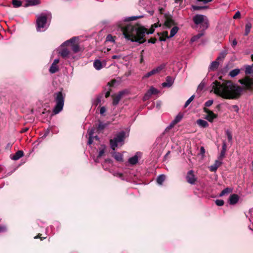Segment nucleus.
Masks as SVG:
<instances>
[{
	"mask_svg": "<svg viewBox=\"0 0 253 253\" xmlns=\"http://www.w3.org/2000/svg\"><path fill=\"white\" fill-rule=\"evenodd\" d=\"M240 12L239 11H237L233 16V18L234 19H237L238 18H239L240 17Z\"/></svg>",
	"mask_w": 253,
	"mask_h": 253,
	"instance_id": "54",
	"label": "nucleus"
},
{
	"mask_svg": "<svg viewBox=\"0 0 253 253\" xmlns=\"http://www.w3.org/2000/svg\"><path fill=\"white\" fill-rule=\"evenodd\" d=\"M125 135L126 132L124 131H122L117 133L113 139L110 140V147L113 150L118 146L119 143H122L121 145L123 144Z\"/></svg>",
	"mask_w": 253,
	"mask_h": 253,
	"instance_id": "4",
	"label": "nucleus"
},
{
	"mask_svg": "<svg viewBox=\"0 0 253 253\" xmlns=\"http://www.w3.org/2000/svg\"><path fill=\"white\" fill-rule=\"evenodd\" d=\"M241 83L244 85L246 89H251L253 87V81L251 79H248L245 81H241Z\"/></svg>",
	"mask_w": 253,
	"mask_h": 253,
	"instance_id": "12",
	"label": "nucleus"
},
{
	"mask_svg": "<svg viewBox=\"0 0 253 253\" xmlns=\"http://www.w3.org/2000/svg\"><path fill=\"white\" fill-rule=\"evenodd\" d=\"M106 42H115L114 37L111 35H109L106 37Z\"/></svg>",
	"mask_w": 253,
	"mask_h": 253,
	"instance_id": "46",
	"label": "nucleus"
},
{
	"mask_svg": "<svg viewBox=\"0 0 253 253\" xmlns=\"http://www.w3.org/2000/svg\"><path fill=\"white\" fill-rule=\"evenodd\" d=\"M174 125H175V124L173 123V122L172 121L171 122V123L169 124V126H168L165 130V131L160 135V136L159 137H158L157 139V141H159L160 139H162V138L163 137V136H164V133L166 132H167L169 130H170V129H171L174 126Z\"/></svg>",
	"mask_w": 253,
	"mask_h": 253,
	"instance_id": "19",
	"label": "nucleus"
},
{
	"mask_svg": "<svg viewBox=\"0 0 253 253\" xmlns=\"http://www.w3.org/2000/svg\"><path fill=\"white\" fill-rule=\"evenodd\" d=\"M114 175L116 176H119L120 177H121L123 176V174L120 172H115L114 173Z\"/></svg>",
	"mask_w": 253,
	"mask_h": 253,
	"instance_id": "60",
	"label": "nucleus"
},
{
	"mask_svg": "<svg viewBox=\"0 0 253 253\" xmlns=\"http://www.w3.org/2000/svg\"><path fill=\"white\" fill-rule=\"evenodd\" d=\"M121 29L126 39L132 42H137L139 43L145 42L144 37L146 34H151L154 32L153 28L147 32V29L142 27L129 24L121 26Z\"/></svg>",
	"mask_w": 253,
	"mask_h": 253,
	"instance_id": "2",
	"label": "nucleus"
},
{
	"mask_svg": "<svg viewBox=\"0 0 253 253\" xmlns=\"http://www.w3.org/2000/svg\"><path fill=\"white\" fill-rule=\"evenodd\" d=\"M239 197L237 194H233L230 195L229 199L230 205H235L238 203Z\"/></svg>",
	"mask_w": 253,
	"mask_h": 253,
	"instance_id": "14",
	"label": "nucleus"
},
{
	"mask_svg": "<svg viewBox=\"0 0 253 253\" xmlns=\"http://www.w3.org/2000/svg\"><path fill=\"white\" fill-rule=\"evenodd\" d=\"M232 192V189L227 187L223 189L220 194H219V196L222 197L225 195H227Z\"/></svg>",
	"mask_w": 253,
	"mask_h": 253,
	"instance_id": "25",
	"label": "nucleus"
},
{
	"mask_svg": "<svg viewBox=\"0 0 253 253\" xmlns=\"http://www.w3.org/2000/svg\"><path fill=\"white\" fill-rule=\"evenodd\" d=\"M213 103V100H208L205 104V106L206 107H210L211 106Z\"/></svg>",
	"mask_w": 253,
	"mask_h": 253,
	"instance_id": "50",
	"label": "nucleus"
},
{
	"mask_svg": "<svg viewBox=\"0 0 253 253\" xmlns=\"http://www.w3.org/2000/svg\"><path fill=\"white\" fill-rule=\"evenodd\" d=\"M245 73L246 74H250L253 73V68L250 65L246 66L245 69Z\"/></svg>",
	"mask_w": 253,
	"mask_h": 253,
	"instance_id": "38",
	"label": "nucleus"
},
{
	"mask_svg": "<svg viewBox=\"0 0 253 253\" xmlns=\"http://www.w3.org/2000/svg\"><path fill=\"white\" fill-rule=\"evenodd\" d=\"M225 134L227 137L228 141L230 143H232L233 138H232V134L231 131H230L229 130L227 129L225 131Z\"/></svg>",
	"mask_w": 253,
	"mask_h": 253,
	"instance_id": "33",
	"label": "nucleus"
},
{
	"mask_svg": "<svg viewBox=\"0 0 253 253\" xmlns=\"http://www.w3.org/2000/svg\"><path fill=\"white\" fill-rule=\"evenodd\" d=\"M93 66L97 70H99L102 68L101 62L99 60H95L93 63Z\"/></svg>",
	"mask_w": 253,
	"mask_h": 253,
	"instance_id": "23",
	"label": "nucleus"
},
{
	"mask_svg": "<svg viewBox=\"0 0 253 253\" xmlns=\"http://www.w3.org/2000/svg\"><path fill=\"white\" fill-rule=\"evenodd\" d=\"M166 67L165 64H162L160 66H158L156 68H154V70L156 74L160 73Z\"/></svg>",
	"mask_w": 253,
	"mask_h": 253,
	"instance_id": "28",
	"label": "nucleus"
},
{
	"mask_svg": "<svg viewBox=\"0 0 253 253\" xmlns=\"http://www.w3.org/2000/svg\"><path fill=\"white\" fill-rule=\"evenodd\" d=\"M151 96V94L150 93V92L148 90V91L145 94L144 96H143V100L144 101L148 100V99H149L150 98Z\"/></svg>",
	"mask_w": 253,
	"mask_h": 253,
	"instance_id": "45",
	"label": "nucleus"
},
{
	"mask_svg": "<svg viewBox=\"0 0 253 253\" xmlns=\"http://www.w3.org/2000/svg\"><path fill=\"white\" fill-rule=\"evenodd\" d=\"M183 115L181 113H179L174 118V119L172 121L174 124L175 125L179 123L182 119Z\"/></svg>",
	"mask_w": 253,
	"mask_h": 253,
	"instance_id": "30",
	"label": "nucleus"
},
{
	"mask_svg": "<svg viewBox=\"0 0 253 253\" xmlns=\"http://www.w3.org/2000/svg\"><path fill=\"white\" fill-rule=\"evenodd\" d=\"M237 44V42L236 39H234L232 45L233 46H235Z\"/></svg>",
	"mask_w": 253,
	"mask_h": 253,
	"instance_id": "64",
	"label": "nucleus"
},
{
	"mask_svg": "<svg viewBox=\"0 0 253 253\" xmlns=\"http://www.w3.org/2000/svg\"><path fill=\"white\" fill-rule=\"evenodd\" d=\"M155 74H156V73H155V71H154V70L153 69L152 71H151L148 72L147 74H146L143 76V79L148 78L150 77V76H152L153 75H155Z\"/></svg>",
	"mask_w": 253,
	"mask_h": 253,
	"instance_id": "40",
	"label": "nucleus"
},
{
	"mask_svg": "<svg viewBox=\"0 0 253 253\" xmlns=\"http://www.w3.org/2000/svg\"><path fill=\"white\" fill-rule=\"evenodd\" d=\"M106 112V109L104 107H101L100 109V113L101 115H103L104 113Z\"/></svg>",
	"mask_w": 253,
	"mask_h": 253,
	"instance_id": "53",
	"label": "nucleus"
},
{
	"mask_svg": "<svg viewBox=\"0 0 253 253\" xmlns=\"http://www.w3.org/2000/svg\"><path fill=\"white\" fill-rule=\"evenodd\" d=\"M12 4L14 7H19L21 5L22 2L18 0H12Z\"/></svg>",
	"mask_w": 253,
	"mask_h": 253,
	"instance_id": "36",
	"label": "nucleus"
},
{
	"mask_svg": "<svg viewBox=\"0 0 253 253\" xmlns=\"http://www.w3.org/2000/svg\"><path fill=\"white\" fill-rule=\"evenodd\" d=\"M165 178H166V177H165V175H164V174L160 175L157 179V183L160 185H162V183H163V182L165 181Z\"/></svg>",
	"mask_w": 253,
	"mask_h": 253,
	"instance_id": "32",
	"label": "nucleus"
},
{
	"mask_svg": "<svg viewBox=\"0 0 253 253\" xmlns=\"http://www.w3.org/2000/svg\"><path fill=\"white\" fill-rule=\"evenodd\" d=\"M140 154V152H137L134 156L128 159V162L132 165L136 164L138 161V155Z\"/></svg>",
	"mask_w": 253,
	"mask_h": 253,
	"instance_id": "15",
	"label": "nucleus"
},
{
	"mask_svg": "<svg viewBox=\"0 0 253 253\" xmlns=\"http://www.w3.org/2000/svg\"><path fill=\"white\" fill-rule=\"evenodd\" d=\"M94 129H91L90 130H89L88 131V134L89 135V137L91 136L93 137V134L94 133Z\"/></svg>",
	"mask_w": 253,
	"mask_h": 253,
	"instance_id": "52",
	"label": "nucleus"
},
{
	"mask_svg": "<svg viewBox=\"0 0 253 253\" xmlns=\"http://www.w3.org/2000/svg\"><path fill=\"white\" fill-rule=\"evenodd\" d=\"M24 155L23 152L21 150L17 151L15 154L12 157V159L14 160H17L23 157Z\"/></svg>",
	"mask_w": 253,
	"mask_h": 253,
	"instance_id": "21",
	"label": "nucleus"
},
{
	"mask_svg": "<svg viewBox=\"0 0 253 253\" xmlns=\"http://www.w3.org/2000/svg\"><path fill=\"white\" fill-rule=\"evenodd\" d=\"M114 158L119 162H123V155L118 152H115L113 155Z\"/></svg>",
	"mask_w": 253,
	"mask_h": 253,
	"instance_id": "24",
	"label": "nucleus"
},
{
	"mask_svg": "<svg viewBox=\"0 0 253 253\" xmlns=\"http://www.w3.org/2000/svg\"><path fill=\"white\" fill-rule=\"evenodd\" d=\"M186 179L187 182L192 185L195 184L197 180V177L194 174L193 170H190L188 171L186 176Z\"/></svg>",
	"mask_w": 253,
	"mask_h": 253,
	"instance_id": "8",
	"label": "nucleus"
},
{
	"mask_svg": "<svg viewBox=\"0 0 253 253\" xmlns=\"http://www.w3.org/2000/svg\"><path fill=\"white\" fill-rule=\"evenodd\" d=\"M203 35V33H199V34H198L197 35L193 36L191 39V42H196L198 39H200Z\"/></svg>",
	"mask_w": 253,
	"mask_h": 253,
	"instance_id": "37",
	"label": "nucleus"
},
{
	"mask_svg": "<svg viewBox=\"0 0 253 253\" xmlns=\"http://www.w3.org/2000/svg\"><path fill=\"white\" fill-rule=\"evenodd\" d=\"M251 28H252V24H251V23L249 22V23L246 24V27H245V34H244L245 36H246L248 35V34L250 32Z\"/></svg>",
	"mask_w": 253,
	"mask_h": 253,
	"instance_id": "29",
	"label": "nucleus"
},
{
	"mask_svg": "<svg viewBox=\"0 0 253 253\" xmlns=\"http://www.w3.org/2000/svg\"><path fill=\"white\" fill-rule=\"evenodd\" d=\"M194 97L195 96L194 95H192L185 102V104H184V108H186L188 105L189 104L191 103V102L192 101H193V100L194 99Z\"/></svg>",
	"mask_w": 253,
	"mask_h": 253,
	"instance_id": "43",
	"label": "nucleus"
},
{
	"mask_svg": "<svg viewBox=\"0 0 253 253\" xmlns=\"http://www.w3.org/2000/svg\"><path fill=\"white\" fill-rule=\"evenodd\" d=\"M232 108L237 112H238L239 110L238 106L236 105H233Z\"/></svg>",
	"mask_w": 253,
	"mask_h": 253,
	"instance_id": "58",
	"label": "nucleus"
},
{
	"mask_svg": "<svg viewBox=\"0 0 253 253\" xmlns=\"http://www.w3.org/2000/svg\"><path fill=\"white\" fill-rule=\"evenodd\" d=\"M215 204L218 206H222L224 205V202L222 200L217 199L215 201Z\"/></svg>",
	"mask_w": 253,
	"mask_h": 253,
	"instance_id": "47",
	"label": "nucleus"
},
{
	"mask_svg": "<svg viewBox=\"0 0 253 253\" xmlns=\"http://www.w3.org/2000/svg\"><path fill=\"white\" fill-rule=\"evenodd\" d=\"M150 93L152 95L153 94H156L158 93V90L155 88V87L152 86L150 87V88L148 90Z\"/></svg>",
	"mask_w": 253,
	"mask_h": 253,
	"instance_id": "39",
	"label": "nucleus"
},
{
	"mask_svg": "<svg viewBox=\"0 0 253 253\" xmlns=\"http://www.w3.org/2000/svg\"><path fill=\"white\" fill-rule=\"evenodd\" d=\"M200 155H201L202 156H204V154L205 153V150L204 147L202 146L200 147Z\"/></svg>",
	"mask_w": 253,
	"mask_h": 253,
	"instance_id": "51",
	"label": "nucleus"
},
{
	"mask_svg": "<svg viewBox=\"0 0 253 253\" xmlns=\"http://www.w3.org/2000/svg\"><path fill=\"white\" fill-rule=\"evenodd\" d=\"M174 125H175V124L173 123V122L172 121L171 122V123L169 124V126H168L165 130V131L160 135V136L159 137H158L157 139V141H159L160 139H162V138L163 137V136H164V133L166 132H167L169 130H170V129H171L174 126Z\"/></svg>",
	"mask_w": 253,
	"mask_h": 253,
	"instance_id": "20",
	"label": "nucleus"
},
{
	"mask_svg": "<svg viewBox=\"0 0 253 253\" xmlns=\"http://www.w3.org/2000/svg\"><path fill=\"white\" fill-rule=\"evenodd\" d=\"M178 28L176 26L173 27L170 30L169 38L173 37L177 32Z\"/></svg>",
	"mask_w": 253,
	"mask_h": 253,
	"instance_id": "31",
	"label": "nucleus"
},
{
	"mask_svg": "<svg viewBox=\"0 0 253 253\" xmlns=\"http://www.w3.org/2000/svg\"><path fill=\"white\" fill-rule=\"evenodd\" d=\"M174 79L171 76H167L166 79V82L162 83V85L164 87H169L173 84Z\"/></svg>",
	"mask_w": 253,
	"mask_h": 253,
	"instance_id": "10",
	"label": "nucleus"
},
{
	"mask_svg": "<svg viewBox=\"0 0 253 253\" xmlns=\"http://www.w3.org/2000/svg\"><path fill=\"white\" fill-rule=\"evenodd\" d=\"M47 23V16L43 14L37 17L36 23H37V30L38 32H41L44 31L42 30V28H46V25Z\"/></svg>",
	"mask_w": 253,
	"mask_h": 253,
	"instance_id": "6",
	"label": "nucleus"
},
{
	"mask_svg": "<svg viewBox=\"0 0 253 253\" xmlns=\"http://www.w3.org/2000/svg\"><path fill=\"white\" fill-rule=\"evenodd\" d=\"M197 124L200 126L205 128L209 126L208 122L202 119H199L197 121Z\"/></svg>",
	"mask_w": 253,
	"mask_h": 253,
	"instance_id": "22",
	"label": "nucleus"
},
{
	"mask_svg": "<svg viewBox=\"0 0 253 253\" xmlns=\"http://www.w3.org/2000/svg\"><path fill=\"white\" fill-rule=\"evenodd\" d=\"M204 110L207 114L205 118L210 122H212L213 120L217 118V115L213 113L212 111L206 108H204Z\"/></svg>",
	"mask_w": 253,
	"mask_h": 253,
	"instance_id": "9",
	"label": "nucleus"
},
{
	"mask_svg": "<svg viewBox=\"0 0 253 253\" xmlns=\"http://www.w3.org/2000/svg\"><path fill=\"white\" fill-rule=\"evenodd\" d=\"M222 164V161L218 159V160H216L214 164L212 165H211L210 167H209V169H210V170L212 171V172H215L218 168H219Z\"/></svg>",
	"mask_w": 253,
	"mask_h": 253,
	"instance_id": "11",
	"label": "nucleus"
},
{
	"mask_svg": "<svg viewBox=\"0 0 253 253\" xmlns=\"http://www.w3.org/2000/svg\"><path fill=\"white\" fill-rule=\"evenodd\" d=\"M227 53L226 51H223L220 53L219 56L217 58L216 60H223L226 56Z\"/></svg>",
	"mask_w": 253,
	"mask_h": 253,
	"instance_id": "42",
	"label": "nucleus"
},
{
	"mask_svg": "<svg viewBox=\"0 0 253 253\" xmlns=\"http://www.w3.org/2000/svg\"><path fill=\"white\" fill-rule=\"evenodd\" d=\"M124 93V92L123 91H120L119 93L113 98L112 104L114 106H116L118 104Z\"/></svg>",
	"mask_w": 253,
	"mask_h": 253,
	"instance_id": "13",
	"label": "nucleus"
},
{
	"mask_svg": "<svg viewBox=\"0 0 253 253\" xmlns=\"http://www.w3.org/2000/svg\"><path fill=\"white\" fill-rule=\"evenodd\" d=\"M106 126V125L105 124H103L101 122H100L99 125H98V128L100 130H102L103 129H104Z\"/></svg>",
	"mask_w": 253,
	"mask_h": 253,
	"instance_id": "49",
	"label": "nucleus"
},
{
	"mask_svg": "<svg viewBox=\"0 0 253 253\" xmlns=\"http://www.w3.org/2000/svg\"><path fill=\"white\" fill-rule=\"evenodd\" d=\"M240 73V70L238 69H235L232 70L229 73V75L231 77H235L237 76Z\"/></svg>",
	"mask_w": 253,
	"mask_h": 253,
	"instance_id": "34",
	"label": "nucleus"
},
{
	"mask_svg": "<svg viewBox=\"0 0 253 253\" xmlns=\"http://www.w3.org/2000/svg\"><path fill=\"white\" fill-rule=\"evenodd\" d=\"M111 162H112V161H111L110 159H106V160H105L104 163L102 164V167H103V168H104V169H106V168H105V167H104V164H105V163H111Z\"/></svg>",
	"mask_w": 253,
	"mask_h": 253,
	"instance_id": "56",
	"label": "nucleus"
},
{
	"mask_svg": "<svg viewBox=\"0 0 253 253\" xmlns=\"http://www.w3.org/2000/svg\"><path fill=\"white\" fill-rule=\"evenodd\" d=\"M207 8L206 6H197V5H192V8L193 10H199L203 9H205Z\"/></svg>",
	"mask_w": 253,
	"mask_h": 253,
	"instance_id": "41",
	"label": "nucleus"
},
{
	"mask_svg": "<svg viewBox=\"0 0 253 253\" xmlns=\"http://www.w3.org/2000/svg\"><path fill=\"white\" fill-rule=\"evenodd\" d=\"M54 100L56 105L53 108V112L54 114H58L63 108L65 94L62 92L58 91L54 94Z\"/></svg>",
	"mask_w": 253,
	"mask_h": 253,
	"instance_id": "3",
	"label": "nucleus"
},
{
	"mask_svg": "<svg viewBox=\"0 0 253 253\" xmlns=\"http://www.w3.org/2000/svg\"><path fill=\"white\" fill-rule=\"evenodd\" d=\"M93 137H89L88 140L87 142L88 144L90 145L92 143Z\"/></svg>",
	"mask_w": 253,
	"mask_h": 253,
	"instance_id": "57",
	"label": "nucleus"
},
{
	"mask_svg": "<svg viewBox=\"0 0 253 253\" xmlns=\"http://www.w3.org/2000/svg\"><path fill=\"white\" fill-rule=\"evenodd\" d=\"M101 102V99L99 97H97L95 100V102L94 103L96 105H97L98 103Z\"/></svg>",
	"mask_w": 253,
	"mask_h": 253,
	"instance_id": "59",
	"label": "nucleus"
},
{
	"mask_svg": "<svg viewBox=\"0 0 253 253\" xmlns=\"http://www.w3.org/2000/svg\"><path fill=\"white\" fill-rule=\"evenodd\" d=\"M226 148H227V145H226V142L224 141L223 142V144H222V149L221 151L220 155L218 157V159H219L221 161H222L223 160V159L224 158L225 155Z\"/></svg>",
	"mask_w": 253,
	"mask_h": 253,
	"instance_id": "16",
	"label": "nucleus"
},
{
	"mask_svg": "<svg viewBox=\"0 0 253 253\" xmlns=\"http://www.w3.org/2000/svg\"><path fill=\"white\" fill-rule=\"evenodd\" d=\"M121 58L120 55H114L112 56V59H120Z\"/></svg>",
	"mask_w": 253,
	"mask_h": 253,
	"instance_id": "63",
	"label": "nucleus"
},
{
	"mask_svg": "<svg viewBox=\"0 0 253 253\" xmlns=\"http://www.w3.org/2000/svg\"><path fill=\"white\" fill-rule=\"evenodd\" d=\"M149 42L152 43H155L156 42V39H151L149 40Z\"/></svg>",
	"mask_w": 253,
	"mask_h": 253,
	"instance_id": "61",
	"label": "nucleus"
},
{
	"mask_svg": "<svg viewBox=\"0 0 253 253\" xmlns=\"http://www.w3.org/2000/svg\"><path fill=\"white\" fill-rule=\"evenodd\" d=\"M205 86V83L202 81L198 85V90H202Z\"/></svg>",
	"mask_w": 253,
	"mask_h": 253,
	"instance_id": "48",
	"label": "nucleus"
},
{
	"mask_svg": "<svg viewBox=\"0 0 253 253\" xmlns=\"http://www.w3.org/2000/svg\"><path fill=\"white\" fill-rule=\"evenodd\" d=\"M59 68L57 65H54V64H51V66H50L49 68V72L51 74L55 73L58 71Z\"/></svg>",
	"mask_w": 253,
	"mask_h": 253,
	"instance_id": "26",
	"label": "nucleus"
},
{
	"mask_svg": "<svg viewBox=\"0 0 253 253\" xmlns=\"http://www.w3.org/2000/svg\"><path fill=\"white\" fill-rule=\"evenodd\" d=\"M173 24V22L171 19H167L165 22V25L169 28Z\"/></svg>",
	"mask_w": 253,
	"mask_h": 253,
	"instance_id": "44",
	"label": "nucleus"
},
{
	"mask_svg": "<svg viewBox=\"0 0 253 253\" xmlns=\"http://www.w3.org/2000/svg\"><path fill=\"white\" fill-rule=\"evenodd\" d=\"M219 65V63L216 60L215 61L211 62L209 67V70L210 71H215L218 68Z\"/></svg>",
	"mask_w": 253,
	"mask_h": 253,
	"instance_id": "18",
	"label": "nucleus"
},
{
	"mask_svg": "<svg viewBox=\"0 0 253 253\" xmlns=\"http://www.w3.org/2000/svg\"><path fill=\"white\" fill-rule=\"evenodd\" d=\"M59 62V59H55L53 62L52 63V64L56 65Z\"/></svg>",
	"mask_w": 253,
	"mask_h": 253,
	"instance_id": "62",
	"label": "nucleus"
},
{
	"mask_svg": "<svg viewBox=\"0 0 253 253\" xmlns=\"http://www.w3.org/2000/svg\"><path fill=\"white\" fill-rule=\"evenodd\" d=\"M27 6L36 5L40 3V0H27Z\"/></svg>",
	"mask_w": 253,
	"mask_h": 253,
	"instance_id": "27",
	"label": "nucleus"
},
{
	"mask_svg": "<svg viewBox=\"0 0 253 253\" xmlns=\"http://www.w3.org/2000/svg\"><path fill=\"white\" fill-rule=\"evenodd\" d=\"M193 21L196 25L201 24L203 29H206L208 27V20L206 16L196 14L193 17Z\"/></svg>",
	"mask_w": 253,
	"mask_h": 253,
	"instance_id": "5",
	"label": "nucleus"
},
{
	"mask_svg": "<svg viewBox=\"0 0 253 253\" xmlns=\"http://www.w3.org/2000/svg\"><path fill=\"white\" fill-rule=\"evenodd\" d=\"M6 230V227L5 226H0V232H4Z\"/></svg>",
	"mask_w": 253,
	"mask_h": 253,
	"instance_id": "55",
	"label": "nucleus"
},
{
	"mask_svg": "<svg viewBox=\"0 0 253 253\" xmlns=\"http://www.w3.org/2000/svg\"><path fill=\"white\" fill-rule=\"evenodd\" d=\"M60 54L61 56L64 58H67L70 57V52L67 48H63L60 52Z\"/></svg>",
	"mask_w": 253,
	"mask_h": 253,
	"instance_id": "17",
	"label": "nucleus"
},
{
	"mask_svg": "<svg viewBox=\"0 0 253 253\" xmlns=\"http://www.w3.org/2000/svg\"><path fill=\"white\" fill-rule=\"evenodd\" d=\"M213 92L225 99H233L239 97L242 92V88L231 81H224L221 83L214 81L211 85Z\"/></svg>",
	"mask_w": 253,
	"mask_h": 253,
	"instance_id": "1",
	"label": "nucleus"
},
{
	"mask_svg": "<svg viewBox=\"0 0 253 253\" xmlns=\"http://www.w3.org/2000/svg\"><path fill=\"white\" fill-rule=\"evenodd\" d=\"M104 153V146H103V148L102 149L99 150L98 155L97 158L94 160V161L96 163H98L99 162L98 159L100 158L103 155Z\"/></svg>",
	"mask_w": 253,
	"mask_h": 253,
	"instance_id": "35",
	"label": "nucleus"
},
{
	"mask_svg": "<svg viewBox=\"0 0 253 253\" xmlns=\"http://www.w3.org/2000/svg\"><path fill=\"white\" fill-rule=\"evenodd\" d=\"M75 41V38L74 37L71 39L70 40L64 42L63 45H68L70 44L72 50L74 51V53H77L80 51V46L78 44L74 43Z\"/></svg>",
	"mask_w": 253,
	"mask_h": 253,
	"instance_id": "7",
	"label": "nucleus"
}]
</instances>
